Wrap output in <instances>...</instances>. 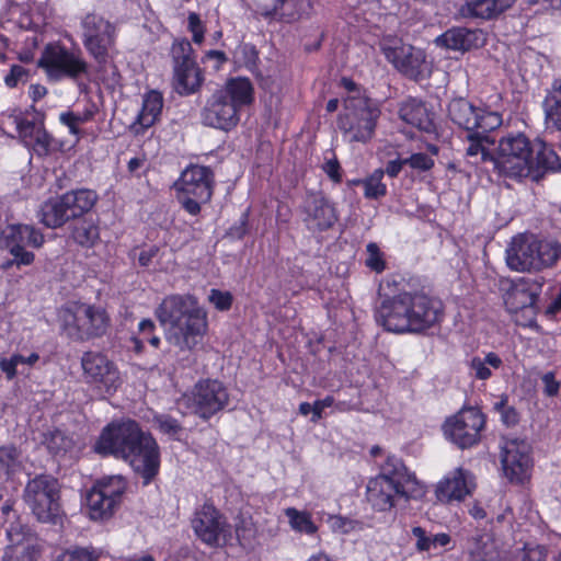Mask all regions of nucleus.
Instances as JSON below:
<instances>
[{"label":"nucleus","mask_w":561,"mask_h":561,"mask_svg":"<svg viewBox=\"0 0 561 561\" xmlns=\"http://www.w3.org/2000/svg\"><path fill=\"white\" fill-rule=\"evenodd\" d=\"M95 450L113 455L129 462L135 472L148 484L158 473L160 466L159 447L154 438L144 432L133 420L113 422L101 433Z\"/></svg>","instance_id":"obj_1"},{"label":"nucleus","mask_w":561,"mask_h":561,"mask_svg":"<svg viewBox=\"0 0 561 561\" xmlns=\"http://www.w3.org/2000/svg\"><path fill=\"white\" fill-rule=\"evenodd\" d=\"M494 168L500 174L539 182L547 172L561 170V160L552 148L539 139L530 140L523 133L507 134L499 141Z\"/></svg>","instance_id":"obj_2"},{"label":"nucleus","mask_w":561,"mask_h":561,"mask_svg":"<svg viewBox=\"0 0 561 561\" xmlns=\"http://www.w3.org/2000/svg\"><path fill=\"white\" fill-rule=\"evenodd\" d=\"M154 314L165 328L168 341L181 351H192L202 344L207 331L206 312L192 295L165 297Z\"/></svg>","instance_id":"obj_3"},{"label":"nucleus","mask_w":561,"mask_h":561,"mask_svg":"<svg viewBox=\"0 0 561 561\" xmlns=\"http://www.w3.org/2000/svg\"><path fill=\"white\" fill-rule=\"evenodd\" d=\"M253 101V87L249 79H230L206 101L201 116L204 125L230 130L239 122V110Z\"/></svg>","instance_id":"obj_4"},{"label":"nucleus","mask_w":561,"mask_h":561,"mask_svg":"<svg viewBox=\"0 0 561 561\" xmlns=\"http://www.w3.org/2000/svg\"><path fill=\"white\" fill-rule=\"evenodd\" d=\"M417 481L408 472L401 459L389 456L380 467V473L370 479L366 489L367 502L375 511L386 512L394 506L397 497L409 499Z\"/></svg>","instance_id":"obj_5"},{"label":"nucleus","mask_w":561,"mask_h":561,"mask_svg":"<svg viewBox=\"0 0 561 561\" xmlns=\"http://www.w3.org/2000/svg\"><path fill=\"white\" fill-rule=\"evenodd\" d=\"M37 65L46 71L50 81L68 78L77 83L81 93H88L89 87L83 80L90 78V65L80 49H68L60 44H48Z\"/></svg>","instance_id":"obj_6"},{"label":"nucleus","mask_w":561,"mask_h":561,"mask_svg":"<svg viewBox=\"0 0 561 561\" xmlns=\"http://www.w3.org/2000/svg\"><path fill=\"white\" fill-rule=\"evenodd\" d=\"M380 111L377 104L358 92L344 100V113L337 127L351 142H367L374 136Z\"/></svg>","instance_id":"obj_7"},{"label":"nucleus","mask_w":561,"mask_h":561,"mask_svg":"<svg viewBox=\"0 0 561 561\" xmlns=\"http://www.w3.org/2000/svg\"><path fill=\"white\" fill-rule=\"evenodd\" d=\"M561 256V244L534 237L514 238L506 250V263L517 272L539 271L552 266Z\"/></svg>","instance_id":"obj_8"},{"label":"nucleus","mask_w":561,"mask_h":561,"mask_svg":"<svg viewBox=\"0 0 561 561\" xmlns=\"http://www.w3.org/2000/svg\"><path fill=\"white\" fill-rule=\"evenodd\" d=\"M23 500L37 522L56 525L61 520L60 484L50 474H37L28 480Z\"/></svg>","instance_id":"obj_9"},{"label":"nucleus","mask_w":561,"mask_h":561,"mask_svg":"<svg viewBox=\"0 0 561 561\" xmlns=\"http://www.w3.org/2000/svg\"><path fill=\"white\" fill-rule=\"evenodd\" d=\"M98 201L94 191L81 188L46 201L39 209V220L47 228L56 229L71 219L90 211Z\"/></svg>","instance_id":"obj_10"},{"label":"nucleus","mask_w":561,"mask_h":561,"mask_svg":"<svg viewBox=\"0 0 561 561\" xmlns=\"http://www.w3.org/2000/svg\"><path fill=\"white\" fill-rule=\"evenodd\" d=\"M62 331L75 341L103 336L110 327V317L102 307L78 304L60 311Z\"/></svg>","instance_id":"obj_11"},{"label":"nucleus","mask_w":561,"mask_h":561,"mask_svg":"<svg viewBox=\"0 0 561 561\" xmlns=\"http://www.w3.org/2000/svg\"><path fill=\"white\" fill-rule=\"evenodd\" d=\"M214 186V172L209 167L192 164L174 183L178 199L182 207L191 215L201 211V205L210 201Z\"/></svg>","instance_id":"obj_12"},{"label":"nucleus","mask_w":561,"mask_h":561,"mask_svg":"<svg viewBox=\"0 0 561 561\" xmlns=\"http://www.w3.org/2000/svg\"><path fill=\"white\" fill-rule=\"evenodd\" d=\"M171 57L174 90L180 95L198 92L204 82V75L195 60L190 41L186 38L175 41L171 47Z\"/></svg>","instance_id":"obj_13"},{"label":"nucleus","mask_w":561,"mask_h":561,"mask_svg":"<svg viewBox=\"0 0 561 561\" xmlns=\"http://www.w3.org/2000/svg\"><path fill=\"white\" fill-rule=\"evenodd\" d=\"M228 402L229 393L224 383L215 379H205L198 381L190 394H184L179 400V405H184L203 420H209L224 410Z\"/></svg>","instance_id":"obj_14"},{"label":"nucleus","mask_w":561,"mask_h":561,"mask_svg":"<svg viewBox=\"0 0 561 561\" xmlns=\"http://www.w3.org/2000/svg\"><path fill=\"white\" fill-rule=\"evenodd\" d=\"M126 485L122 476H111L98 481L84 497L90 518L102 520L111 517L121 503Z\"/></svg>","instance_id":"obj_15"},{"label":"nucleus","mask_w":561,"mask_h":561,"mask_svg":"<svg viewBox=\"0 0 561 561\" xmlns=\"http://www.w3.org/2000/svg\"><path fill=\"white\" fill-rule=\"evenodd\" d=\"M448 117L467 133L479 128L482 134L491 133L502 125V116L497 112L474 106L465 98H456L449 102Z\"/></svg>","instance_id":"obj_16"},{"label":"nucleus","mask_w":561,"mask_h":561,"mask_svg":"<svg viewBox=\"0 0 561 561\" xmlns=\"http://www.w3.org/2000/svg\"><path fill=\"white\" fill-rule=\"evenodd\" d=\"M485 424L484 415L474 408L459 411L444 425L446 437L461 449L470 448L480 440Z\"/></svg>","instance_id":"obj_17"},{"label":"nucleus","mask_w":561,"mask_h":561,"mask_svg":"<svg viewBox=\"0 0 561 561\" xmlns=\"http://www.w3.org/2000/svg\"><path fill=\"white\" fill-rule=\"evenodd\" d=\"M83 45L99 65L105 64L108 49L114 44L115 27L104 18L87 14L81 22Z\"/></svg>","instance_id":"obj_18"},{"label":"nucleus","mask_w":561,"mask_h":561,"mask_svg":"<svg viewBox=\"0 0 561 561\" xmlns=\"http://www.w3.org/2000/svg\"><path fill=\"white\" fill-rule=\"evenodd\" d=\"M83 376L88 383L111 393L121 385L119 371L108 357L99 352H85L81 357Z\"/></svg>","instance_id":"obj_19"},{"label":"nucleus","mask_w":561,"mask_h":561,"mask_svg":"<svg viewBox=\"0 0 561 561\" xmlns=\"http://www.w3.org/2000/svg\"><path fill=\"white\" fill-rule=\"evenodd\" d=\"M192 527L197 538L210 547L221 546L229 535L226 518L213 504L208 503L196 510Z\"/></svg>","instance_id":"obj_20"},{"label":"nucleus","mask_w":561,"mask_h":561,"mask_svg":"<svg viewBox=\"0 0 561 561\" xmlns=\"http://www.w3.org/2000/svg\"><path fill=\"white\" fill-rule=\"evenodd\" d=\"M382 51L391 62L405 77L419 80L425 70V53L411 45L396 42L393 45H382Z\"/></svg>","instance_id":"obj_21"},{"label":"nucleus","mask_w":561,"mask_h":561,"mask_svg":"<svg viewBox=\"0 0 561 561\" xmlns=\"http://www.w3.org/2000/svg\"><path fill=\"white\" fill-rule=\"evenodd\" d=\"M15 124L21 141L37 157H47L60 149L59 141L45 129L43 121L15 117Z\"/></svg>","instance_id":"obj_22"},{"label":"nucleus","mask_w":561,"mask_h":561,"mask_svg":"<svg viewBox=\"0 0 561 561\" xmlns=\"http://www.w3.org/2000/svg\"><path fill=\"white\" fill-rule=\"evenodd\" d=\"M502 467L511 481L523 482L531 467L530 446L519 438L507 439L502 447Z\"/></svg>","instance_id":"obj_23"},{"label":"nucleus","mask_w":561,"mask_h":561,"mask_svg":"<svg viewBox=\"0 0 561 561\" xmlns=\"http://www.w3.org/2000/svg\"><path fill=\"white\" fill-rule=\"evenodd\" d=\"M304 221L309 229L327 230L337 221L334 205L321 192L308 193L302 204Z\"/></svg>","instance_id":"obj_24"},{"label":"nucleus","mask_w":561,"mask_h":561,"mask_svg":"<svg viewBox=\"0 0 561 561\" xmlns=\"http://www.w3.org/2000/svg\"><path fill=\"white\" fill-rule=\"evenodd\" d=\"M541 287L542 283L531 277H522L512 283L504 295L506 309L515 313L533 308L541 293Z\"/></svg>","instance_id":"obj_25"},{"label":"nucleus","mask_w":561,"mask_h":561,"mask_svg":"<svg viewBox=\"0 0 561 561\" xmlns=\"http://www.w3.org/2000/svg\"><path fill=\"white\" fill-rule=\"evenodd\" d=\"M474 489V476L468 470L457 468L437 484L435 492L438 501L450 503L465 500Z\"/></svg>","instance_id":"obj_26"},{"label":"nucleus","mask_w":561,"mask_h":561,"mask_svg":"<svg viewBox=\"0 0 561 561\" xmlns=\"http://www.w3.org/2000/svg\"><path fill=\"white\" fill-rule=\"evenodd\" d=\"M407 311L405 305L401 304L400 294L389 299H385L376 311V320L385 327L387 331L403 333L408 332L410 322L402 314Z\"/></svg>","instance_id":"obj_27"},{"label":"nucleus","mask_w":561,"mask_h":561,"mask_svg":"<svg viewBox=\"0 0 561 561\" xmlns=\"http://www.w3.org/2000/svg\"><path fill=\"white\" fill-rule=\"evenodd\" d=\"M412 296L413 314L415 317L414 328L421 332L438 322L442 314V304L425 294L414 293Z\"/></svg>","instance_id":"obj_28"},{"label":"nucleus","mask_w":561,"mask_h":561,"mask_svg":"<svg viewBox=\"0 0 561 561\" xmlns=\"http://www.w3.org/2000/svg\"><path fill=\"white\" fill-rule=\"evenodd\" d=\"M463 547L471 561H499L501 559L499 547L489 533L476 531L467 538Z\"/></svg>","instance_id":"obj_29"},{"label":"nucleus","mask_w":561,"mask_h":561,"mask_svg":"<svg viewBox=\"0 0 561 561\" xmlns=\"http://www.w3.org/2000/svg\"><path fill=\"white\" fill-rule=\"evenodd\" d=\"M399 116L405 123L417 127L420 130L431 131L433 122L423 102L416 99H409L401 103Z\"/></svg>","instance_id":"obj_30"},{"label":"nucleus","mask_w":561,"mask_h":561,"mask_svg":"<svg viewBox=\"0 0 561 561\" xmlns=\"http://www.w3.org/2000/svg\"><path fill=\"white\" fill-rule=\"evenodd\" d=\"M476 33L462 27H454L435 38L438 47L453 50H469L474 45Z\"/></svg>","instance_id":"obj_31"},{"label":"nucleus","mask_w":561,"mask_h":561,"mask_svg":"<svg viewBox=\"0 0 561 561\" xmlns=\"http://www.w3.org/2000/svg\"><path fill=\"white\" fill-rule=\"evenodd\" d=\"M3 238L5 244H21L22 247L31 245L33 248H39L44 243L43 233L28 225H13L3 231Z\"/></svg>","instance_id":"obj_32"},{"label":"nucleus","mask_w":561,"mask_h":561,"mask_svg":"<svg viewBox=\"0 0 561 561\" xmlns=\"http://www.w3.org/2000/svg\"><path fill=\"white\" fill-rule=\"evenodd\" d=\"M466 138L469 141L466 154L469 158L476 159L473 163H478L479 160L493 162L495 154L491 153L488 149L489 145L494 144L490 133L482 134V129L479 128L472 131H468Z\"/></svg>","instance_id":"obj_33"},{"label":"nucleus","mask_w":561,"mask_h":561,"mask_svg":"<svg viewBox=\"0 0 561 561\" xmlns=\"http://www.w3.org/2000/svg\"><path fill=\"white\" fill-rule=\"evenodd\" d=\"M546 123L561 131V79L553 81L543 101Z\"/></svg>","instance_id":"obj_34"},{"label":"nucleus","mask_w":561,"mask_h":561,"mask_svg":"<svg viewBox=\"0 0 561 561\" xmlns=\"http://www.w3.org/2000/svg\"><path fill=\"white\" fill-rule=\"evenodd\" d=\"M163 106V99L161 93L157 91H150L144 98L142 107L137 116V124L142 128H149L152 126L158 116L161 114Z\"/></svg>","instance_id":"obj_35"},{"label":"nucleus","mask_w":561,"mask_h":561,"mask_svg":"<svg viewBox=\"0 0 561 561\" xmlns=\"http://www.w3.org/2000/svg\"><path fill=\"white\" fill-rule=\"evenodd\" d=\"M412 535L416 539L415 548L420 552L436 550L437 548L446 547L451 538L448 534L440 533L430 535L420 526L412 528Z\"/></svg>","instance_id":"obj_36"},{"label":"nucleus","mask_w":561,"mask_h":561,"mask_svg":"<svg viewBox=\"0 0 561 561\" xmlns=\"http://www.w3.org/2000/svg\"><path fill=\"white\" fill-rule=\"evenodd\" d=\"M502 364L501 357L493 352L483 358L476 356L469 362L470 374L479 380H486L492 376L491 368L499 369Z\"/></svg>","instance_id":"obj_37"},{"label":"nucleus","mask_w":561,"mask_h":561,"mask_svg":"<svg viewBox=\"0 0 561 561\" xmlns=\"http://www.w3.org/2000/svg\"><path fill=\"white\" fill-rule=\"evenodd\" d=\"M41 548L37 542H25L9 545L2 556V561H36Z\"/></svg>","instance_id":"obj_38"},{"label":"nucleus","mask_w":561,"mask_h":561,"mask_svg":"<svg viewBox=\"0 0 561 561\" xmlns=\"http://www.w3.org/2000/svg\"><path fill=\"white\" fill-rule=\"evenodd\" d=\"M75 242L82 247H92L99 239V228L92 221L81 220L72 230Z\"/></svg>","instance_id":"obj_39"},{"label":"nucleus","mask_w":561,"mask_h":561,"mask_svg":"<svg viewBox=\"0 0 561 561\" xmlns=\"http://www.w3.org/2000/svg\"><path fill=\"white\" fill-rule=\"evenodd\" d=\"M382 178L383 170L378 169L375 170L374 173L364 181H359L364 186L365 197L377 199L387 194V186L382 183Z\"/></svg>","instance_id":"obj_40"},{"label":"nucleus","mask_w":561,"mask_h":561,"mask_svg":"<svg viewBox=\"0 0 561 561\" xmlns=\"http://www.w3.org/2000/svg\"><path fill=\"white\" fill-rule=\"evenodd\" d=\"M462 12L470 16L489 20L499 15L493 0H473L466 3Z\"/></svg>","instance_id":"obj_41"},{"label":"nucleus","mask_w":561,"mask_h":561,"mask_svg":"<svg viewBox=\"0 0 561 561\" xmlns=\"http://www.w3.org/2000/svg\"><path fill=\"white\" fill-rule=\"evenodd\" d=\"M7 537L10 545L23 543V541L37 542L36 534L28 525L23 524L20 519L10 524V527L7 529Z\"/></svg>","instance_id":"obj_42"},{"label":"nucleus","mask_w":561,"mask_h":561,"mask_svg":"<svg viewBox=\"0 0 561 561\" xmlns=\"http://www.w3.org/2000/svg\"><path fill=\"white\" fill-rule=\"evenodd\" d=\"M44 444L54 455L66 453L72 447V439L60 430H54L45 435Z\"/></svg>","instance_id":"obj_43"},{"label":"nucleus","mask_w":561,"mask_h":561,"mask_svg":"<svg viewBox=\"0 0 561 561\" xmlns=\"http://www.w3.org/2000/svg\"><path fill=\"white\" fill-rule=\"evenodd\" d=\"M7 248L9 249V252L13 259L8 260L2 264L3 270H10L14 265L21 267L22 265H31L33 263L34 254L30 251H26L25 247L16 243L11 244L8 242Z\"/></svg>","instance_id":"obj_44"},{"label":"nucleus","mask_w":561,"mask_h":561,"mask_svg":"<svg viewBox=\"0 0 561 561\" xmlns=\"http://www.w3.org/2000/svg\"><path fill=\"white\" fill-rule=\"evenodd\" d=\"M286 515L289 518L290 525L294 529L309 535L317 531V527L308 514L300 513L296 508H287Z\"/></svg>","instance_id":"obj_45"},{"label":"nucleus","mask_w":561,"mask_h":561,"mask_svg":"<svg viewBox=\"0 0 561 561\" xmlns=\"http://www.w3.org/2000/svg\"><path fill=\"white\" fill-rule=\"evenodd\" d=\"M100 554L88 548L68 549L61 552L55 561H99Z\"/></svg>","instance_id":"obj_46"},{"label":"nucleus","mask_w":561,"mask_h":561,"mask_svg":"<svg viewBox=\"0 0 561 561\" xmlns=\"http://www.w3.org/2000/svg\"><path fill=\"white\" fill-rule=\"evenodd\" d=\"M154 424L163 433L172 438H176L183 431L181 423L169 414H159L153 417Z\"/></svg>","instance_id":"obj_47"},{"label":"nucleus","mask_w":561,"mask_h":561,"mask_svg":"<svg viewBox=\"0 0 561 561\" xmlns=\"http://www.w3.org/2000/svg\"><path fill=\"white\" fill-rule=\"evenodd\" d=\"M365 264L368 268L376 273H381L386 268L383 253L375 242H369L366 247Z\"/></svg>","instance_id":"obj_48"},{"label":"nucleus","mask_w":561,"mask_h":561,"mask_svg":"<svg viewBox=\"0 0 561 561\" xmlns=\"http://www.w3.org/2000/svg\"><path fill=\"white\" fill-rule=\"evenodd\" d=\"M494 410L501 413L502 422L506 426H514L519 422V414L514 407L507 404V398L495 402Z\"/></svg>","instance_id":"obj_49"},{"label":"nucleus","mask_w":561,"mask_h":561,"mask_svg":"<svg viewBox=\"0 0 561 561\" xmlns=\"http://www.w3.org/2000/svg\"><path fill=\"white\" fill-rule=\"evenodd\" d=\"M19 453L13 446L0 447V465L9 473L18 463Z\"/></svg>","instance_id":"obj_50"},{"label":"nucleus","mask_w":561,"mask_h":561,"mask_svg":"<svg viewBox=\"0 0 561 561\" xmlns=\"http://www.w3.org/2000/svg\"><path fill=\"white\" fill-rule=\"evenodd\" d=\"M28 71L19 65H13L10 72L4 77V82L9 88H15L20 82L27 81Z\"/></svg>","instance_id":"obj_51"},{"label":"nucleus","mask_w":561,"mask_h":561,"mask_svg":"<svg viewBox=\"0 0 561 561\" xmlns=\"http://www.w3.org/2000/svg\"><path fill=\"white\" fill-rule=\"evenodd\" d=\"M404 162L411 168L421 171H427L434 165V160L424 152L413 153L411 157L404 159Z\"/></svg>","instance_id":"obj_52"},{"label":"nucleus","mask_w":561,"mask_h":561,"mask_svg":"<svg viewBox=\"0 0 561 561\" xmlns=\"http://www.w3.org/2000/svg\"><path fill=\"white\" fill-rule=\"evenodd\" d=\"M209 300L219 310H228L232 304V297L229 293H224L218 289H211Z\"/></svg>","instance_id":"obj_53"},{"label":"nucleus","mask_w":561,"mask_h":561,"mask_svg":"<svg viewBox=\"0 0 561 561\" xmlns=\"http://www.w3.org/2000/svg\"><path fill=\"white\" fill-rule=\"evenodd\" d=\"M543 385V393L547 397H556L560 390V382L556 379V374L552 371L546 373L541 377Z\"/></svg>","instance_id":"obj_54"},{"label":"nucleus","mask_w":561,"mask_h":561,"mask_svg":"<svg viewBox=\"0 0 561 561\" xmlns=\"http://www.w3.org/2000/svg\"><path fill=\"white\" fill-rule=\"evenodd\" d=\"M88 119V116H80L72 112L62 113L60 115V122L69 127L71 134H79V125L84 123Z\"/></svg>","instance_id":"obj_55"},{"label":"nucleus","mask_w":561,"mask_h":561,"mask_svg":"<svg viewBox=\"0 0 561 561\" xmlns=\"http://www.w3.org/2000/svg\"><path fill=\"white\" fill-rule=\"evenodd\" d=\"M401 297V304L405 305L407 311H403L402 314H404L405 318H408V321L410 324L408 325V332H417L414 328V309H413V296L412 293H402L400 294Z\"/></svg>","instance_id":"obj_56"},{"label":"nucleus","mask_w":561,"mask_h":561,"mask_svg":"<svg viewBox=\"0 0 561 561\" xmlns=\"http://www.w3.org/2000/svg\"><path fill=\"white\" fill-rule=\"evenodd\" d=\"M236 535L241 545H245L249 542L254 535V529L252 528V524L244 519H241L238 524H236Z\"/></svg>","instance_id":"obj_57"},{"label":"nucleus","mask_w":561,"mask_h":561,"mask_svg":"<svg viewBox=\"0 0 561 561\" xmlns=\"http://www.w3.org/2000/svg\"><path fill=\"white\" fill-rule=\"evenodd\" d=\"M547 549L542 546L526 547L520 561H546Z\"/></svg>","instance_id":"obj_58"},{"label":"nucleus","mask_w":561,"mask_h":561,"mask_svg":"<svg viewBox=\"0 0 561 561\" xmlns=\"http://www.w3.org/2000/svg\"><path fill=\"white\" fill-rule=\"evenodd\" d=\"M248 211H244L238 224L229 228L227 234L233 239H241L248 231Z\"/></svg>","instance_id":"obj_59"},{"label":"nucleus","mask_w":561,"mask_h":561,"mask_svg":"<svg viewBox=\"0 0 561 561\" xmlns=\"http://www.w3.org/2000/svg\"><path fill=\"white\" fill-rule=\"evenodd\" d=\"M323 170L325 171V173L329 175V178L332 181H334L335 183H340L341 182V180H342V176H341V173H340L341 167H340V163H339L337 159H335V158L329 159L324 163Z\"/></svg>","instance_id":"obj_60"},{"label":"nucleus","mask_w":561,"mask_h":561,"mask_svg":"<svg viewBox=\"0 0 561 561\" xmlns=\"http://www.w3.org/2000/svg\"><path fill=\"white\" fill-rule=\"evenodd\" d=\"M203 60L214 61L213 68L215 70H218L228 60V58L227 55L221 50H209L205 54Z\"/></svg>","instance_id":"obj_61"},{"label":"nucleus","mask_w":561,"mask_h":561,"mask_svg":"<svg viewBox=\"0 0 561 561\" xmlns=\"http://www.w3.org/2000/svg\"><path fill=\"white\" fill-rule=\"evenodd\" d=\"M334 399L331 396L325 397L322 400H317L314 404V414L311 417L312 422H317L322 416V411L333 404Z\"/></svg>","instance_id":"obj_62"},{"label":"nucleus","mask_w":561,"mask_h":561,"mask_svg":"<svg viewBox=\"0 0 561 561\" xmlns=\"http://www.w3.org/2000/svg\"><path fill=\"white\" fill-rule=\"evenodd\" d=\"M159 249L157 247H150L147 250H142L139 253L138 262L141 266H149L152 259L158 254Z\"/></svg>","instance_id":"obj_63"},{"label":"nucleus","mask_w":561,"mask_h":561,"mask_svg":"<svg viewBox=\"0 0 561 561\" xmlns=\"http://www.w3.org/2000/svg\"><path fill=\"white\" fill-rule=\"evenodd\" d=\"M404 164H407L404 159L391 160L387 163L383 174L387 173L390 178H396Z\"/></svg>","instance_id":"obj_64"}]
</instances>
